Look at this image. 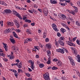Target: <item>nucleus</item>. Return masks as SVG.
Returning a JSON list of instances; mask_svg holds the SVG:
<instances>
[{
	"label": "nucleus",
	"instance_id": "864d4df0",
	"mask_svg": "<svg viewBox=\"0 0 80 80\" xmlns=\"http://www.w3.org/2000/svg\"><path fill=\"white\" fill-rule=\"evenodd\" d=\"M58 60L56 59V58H54L53 59H52V61H53V62H58Z\"/></svg>",
	"mask_w": 80,
	"mask_h": 80
},
{
	"label": "nucleus",
	"instance_id": "393cba45",
	"mask_svg": "<svg viewBox=\"0 0 80 80\" xmlns=\"http://www.w3.org/2000/svg\"><path fill=\"white\" fill-rule=\"evenodd\" d=\"M61 31L62 33H65V32L67 30L64 28H62L61 29Z\"/></svg>",
	"mask_w": 80,
	"mask_h": 80
},
{
	"label": "nucleus",
	"instance_id": "603ef678",
	"mask_svg": "<svg viewBox=\"0 0 80 80\" xmlns=\"http://www.w3.org/2000/svg\"><path fill=\"white\" fill-rule=\"evenodd\" d=\"M1 56H2L3 57H5V54L3 53H1Z\"/></svg>",
	"mask_w": 80,
	"mask_h": 80
},
{
	"label": "nucleus",
	"instance_id": "9d476101",
	"mask_svg": "<svg viewBox=\"0 0 80 80\" xmlns=\"http://www.w3.org/2000/svg\"><path fill=\"white\" fill-rule=\"evenodd\" d=\"M56 63L59 67H62V63L61 61H58Z\"/></svg>",
	"mask_w": 80,
	"mask_h": 80
},
{
	"label": "nucleus",
	"instance_id": "b1692460",
	"mask_svg": "<svg viewBox=\"0 0 80 80\" xmlns=\"http://www.w3.org/2000/svg\"><path fill=\"white\" fill-rule=\"evenodd\" d=\"M47 55L48 56V57L50 56V55H51V52H50V51H47Z\"/></svg>",
	"mask_w": 80,
	"mask_h": 80
},
{
	"label": "nucleus",
	"instance_id": "bb28decb",
	"mask_svg": "<svg viewBox=\"0 0 80 80\" xmlns=\"http://www.w3.org/2000/svg\"><path fill=\"white\" fill-rule=\"evenodd\" d=\"M26 32H27V33L28 34H32V33L31 32V31L29 29H27L26 30Z\"/></svg>",
	"mask_w": 80,
	"mask_h": 80
},
{
	"label": "nucleus",
	"instance_id": "774afa93",
	"mask_svg": "<svg viewBox=\"0 0 80 80\" xmlns=\"http://www.w3.org/2000/svg\"><path fill=\"white\" fill-rule=\"evenodd\" d=\"M28 12L29 13H33V11H32L31 10H29Z\"/></svg>",
	"mask_w": 80,
	"mask_h": 80
},
{
	"label": "nucleus",
	"instance_id": "ddd939ff",
	"mask_svg": "<svg viewBox=\"0 0 80 80\" xmlns=\"http://www.w3.org/2000/svg\"><path fill=\"white\" fill-rule=\"evenodd\" d=\"M7 25H9V26H12L14 25V23H13V22H8L7 23Z\"/></svg>",
	"mask_w": 80,
	"mask_h": 80
},
{
	"label": "nucleus",
	"instance_id": "8fccbe9b",
	"mask_svg": "<svg viewBox=\"0 0 80 80\" xmlns=\"http://www.w3.org/2000/svg\"><path fill=\"white\" fill-rule=\"evenodd\" d=\"M45 41L46 42H49V39L48 38H46L45 39Z\"/></svg>",
	"mask_w": 80,
	"mask_h": 80
},
{
	"label": "nucleus",
	"instance_id": "1a4fd4ad",
	"mask_svg": "<svg viewBox=\"0 0 80 80\" xmlns=\"http://www.w3.org/2000/svg\"><path fill=\"white\" fill-rule=\"evenodd\" d=\"M11 55H8V58H10V60H12V59H14V58H15V57H14V56H13V55H13V52H11Z\"/></svg>",
	"mask_w": 80,
	"mask_h": 80
},
{
	"label": "nucleus",
	"instance_id": "a878e982",
	"mask_svg": "<svg viewBox=\"0 0 80 80\" xmlns=\"http://www.w3.org/2000/svg\"><path fill=\"white\" fill-rule=\"evenodd\" d=\"M0 4H1V5H4V6H7V4L5 3V2L3 1H1Z\"/></svg>",
	"mask_w": 80,
	"mask_h": 80
},
{
	"label": "nucleus",
	"instance_id": "de8ad7c7",
	"mask_svg": "<svg viewBox=\"0 0 80 80\" xmlns=\"http://www.w3.org/2000/svg\"><path fill=\"white\" fill-rule=\"evenodd\" d=\"M15 30L16 32H18V33H20V30L19 29H16Z\"/></svg>",
	"mask_w": 80,
	"mask_h": 80
},
{
	"label": "nucleus",
	"instance_id": "4d7b16f0",
	"mask_svg": "<svg viewBox=\"0 0 80 80\" xmlns=\"http://www.w3.org/2000/svg\"><path fill=\"white\" fill-rule=\"evenodd\" d=\"M3 60L4 61H5V62H7L8 61V59L5 58H3Z\"/></svg>",
	"mask_w": 80,
	"mask_h": 80
},
{
	"label": "nucleus",
	"instance_id": "ea45409f",
	"mask_svg": "<svg viewBox=\"0 0 80 80\" xmlns=\"http://www.w3.org/2000/svg\"><path fill=\"white\" fill-rule=\"evenodd\" d=\"M67 3L65 2L64 3H61V5L62 6H65V5H67Z\"/></svg>",
	"mask_w": 80,
	"mask_h": 80
},
{
	"label": "nucleus",
	"instance_id": "a19ab883",
	"mask_svg": "<svg viewBox=\"0 0 80 80\" xmlns=\"http://www.w3.org/2000/svg\"><path fill=\"white\" fill-rule=\"evenodd\" d=\"M76 43H77L79 45H80V41L78 40V39H77L76 40Z\"/></svg>",
	"mask_w": 80,
	"mask_h": 80
},
{
	"label": "nucleus",
	"instance_id": "4c0bfd02",
	"mask_svg": "<svg viewBox=\"0 0 80 80\" xmlns=\"http://www.w3.org/2000/svg\"><path fill=\"white\" fill-rule=\"evenodd\" d=\"M44 67V65L43 64H39V67L40 68H43Z\"/></svg>",
	"mask_w": 80,
	"mask_h": 80
},
{
	"label": "nucleus",
	"instance_id": "473e14b6",
	"mask_svg": "<svg viewBox=\"0 0 80 80\" xmlns=\"http://www.w3.org/2000/svg\"><path fill=\"white\" fill-rule=\"evenodd\" d=\"M34 48H35V49H37V50H40V48L38 46H35L34 47Z\"/></svg>",
	"mask_w": 80,
	"mask_h": 80
},
{
	"label": "nucleus",
	"instance_id": "f03ea898",
	"mask_svg": "<svg viewBox=\"0 0 80 80\" xmlns=\"http://www.w3.org/2000/svg\"><path fill=\"white\" fill-rule=\"evenodd\" d=\"M43 77L45 79V80H50V78L49 77V74L48 72H47L45 74L43 75Z\"/></svg>",
	"mask_w": 80,
	"mask_h": 80
},
{
	"label": "nucleus",
	"instance_id": "e433bc0d",
	"mask_svg": "<svg viewBox=\"0 0 80 80\" xmlns=\"http://www.w3.org/2000/svg\"><path fill=\"white\" fill-rule=\"evenodd\" d=\"M69 60H70V62H72L73 61V60L72 59V58L70 56H69L68 57Z\"/></svg>",
	"mask_w": 80,
	"mask_h": 80
},
{
	"label": "nucleus",
	"instance_id": "58836bf2",
	"mask_svg": "<svg viewBox=\"0 0 80 80\" xmlns=\"http://www.w3.org/2000/svg\"><path fill=\"white\" fill-rule=\"evenodd\" d=\"M14 23L15 25L18 23V21L17 20L14 19L13 20Z\"/></svg>",
	"mask_w": 80,
	"mask_h": 80
},
{
	"label": "nucleus",
	"instance_id": "0eeeda50",
	"mask_svg": "<svg viewBox=\"0 0 80 80\" xmlns=\"http://www.w3.org/2000/svg\"><path fill=\"white\" fill-rule=\"evenodd\" d=\"M12 12L11 10L10 9H5L4 11V13H10Z\"/></svg>",
	"mask_w": 80,
	"mask_h": 80
},
{
	"label": "nucleus",
	"instance_id": "39448f33",
	"mask_svg": "<svg viewBox=\"0 0 80 80\" xmlns=\"http://www.w3.org/2000/svg\"><path fill=\"white\" fill-rule=\"evenodd\" d=\"M52 27L53 29L55 31V32H58V29L57 28V25L55 23H53L52 24Z\"/></svg>",
	"mask_w": 80,
	"mask_h": 80
},
{
	"label": "nucleus",
	"instance_id": "aec40b11",
	"mask_svg": "<svg viewBox=\"0 0 80 80\" xmlns=\"http://www.w3.org/2000/svg\"><path fill=\"white\" fill-rule=\"evenodd\" d=\"M10 29H7L5 31H4V33L7 34L8 33H10Z\"/></svg>",
	"mask_w": 80,
	"mask_h": 80
},
{
	"label": "nucleus",
	"instance_id": "5fc2aeb1",
	"mask_svg": "<svg viewBox=\"0 0 80 80\" xmlns=\"http://www.w3.org/2000/svg\"><path fill=\"white\" fill-rule=\"evenodd\" d=\"M77 38V37H75L74 38H73L72 39V40H73V41L74 42V41H75L76 40Z\"/></svg>",
	"mask_w": 80,
	"mask_h": 80
},
{
	"label": "nucleus",
	"instance_id": "49530a36",
	"mask_svg": "<svg viewBox=\"0 0 80 80\" xmlns=\"http://www.w3.org/2000/svg\"><path fill=\"white\" fill-rule=\"evenodd\" d=\"M60 38L62 40H65V38H64L63 36L60 37Z\"/></svg>",
	"mask_w": 80,
	"mask_h": 80
},
{
	"label": "nucleus",
	"instance_id": "9b49d317",
	"mask_svg": "<svg viewBox=\"0 0 80 80\" xmlns=\"http://www.w3.org/2000/svg\"><path fill=\"white\" fill-rule=\"evenodd\" d=\"M76 59L78 62H80V55H78L76 57Z\"/></svg>",
	"mask_w": 80,
	"mask_h": 80
},
{
	"label": "nucleus",
	"instance_id": "f8f14e48",
	"mask_svg": "<svg viewBox=\"0 0 80 80\" xmlns=\"http://www.w3.org/2000/svg\"><path fill=\"white\" fill-rule=\"evenodd\" d=\"M59 43L62 45V46H65V43L62 40H59Z\"/></svg>",
	"mask_w": 80,
	"mask_h": 80
},
{
	"label": "nucleus",
	"instance_id": "4be33fe9",
	"mask_svg": "<svg viewBox=\"0 0 80 80\" xmlns=\"http://www.w3.org/2000/svg\"><path fill=\"white\" fill-rule=\"evenodd\" d=\"M59 41L58 42H57V40L56 39L55 40L54 44H55L56 47H58V44H59Z\"/></svg>",
	"mask_w": 80,
	"mask_h": 80
},
{
	"label": "nucleus",
	"instance_id": "7c9ffc66",
	"mask_svg": "<svg viewBox=\"0 0 80 80\" xmlns=\"http://www.w3.org/2000/svg\"><path fill=\"white\" fill-rule=\"evenodd\" d=\"M45 16H47L48 15V12L47 11H43Z\"/></svg>",
	"mask_w": 80,
	"mask_h": 80
},
{
	"label": "nucleus",
	"instance_id": "0e129e2a",
	"mask_svg": "<svg viewBox=\"0 0 80 80\" xmlns=\"http://www.w3.org/2000/svg\"><path fill=\"white\" fill-rule=\"evenodd\" d=\"M12 72H14V73H17V71L16 70H14V69H12Z\"/></svg>",
	"mask_w": 80,
	"mask_h": 80
},
{
	"label": "nucleus",
	"instance_id": "e2e57ef3",
	"mask_svg": "<svg viewBox=\"0 0 80 80\" xmlns=\"http://www.w3.org/2000/svg\"><path fill=\"white\" fill-rule=\"evenodd\" d=\"M77 4H78V6H79V7H80V1L78 2Z\"/></svg>",
	"mask_w": 80,
	"mask_h": 80
},
{
	"label": "nucleus",
	"instance_id": "6e6d98bb",
	"mask_svg": "<svg viewBox=\"0 0 80 80\" xmlns=\"http://www.w3.org/2000/svg\"><path fill=\"white\" fill-rule=\"evenodd\" d=\"M12 12H13V13L14 14H15V15H16L17 13L18 12H17L15 11V10H13Z\"/></svg>",
	"mask_w": 80,
	"mask_h": 80
},
{
	"label": "nucleus",
	"instance_id": "c85d7f7f",
	"mask_svg": "<svg viewBox=\"0 0 80 80\" xmlns=\"http://www.w3.org/2000/svg\"><path fill=\"white\" fill-rule=\"evenodd\" d=\"M13 35H14V36L15 37V38H18V36L17 35V34H16V33L15 32H13Z\"/></svg>",
	"mask_w": 80,
	"mask_h": 80
},
{
	"label": "nucleus",
	"instance_id": "c756f323",
	"mask_svg": "<svg viewBox=\"0 0 80 80\" xmlns=\"http://www.w3.org/2000/svg\"><path fill=\"white\" fill-rule=\"evenodd\" d=\"M76 25L78 27H80V22L79 21H76Z\"/></svg>",
	"mask_w": 80,
	"mask_h": 80
},
{
	"label": "nucleus",
	"instance_id": "37998d69",
	"mask_svg": "<svg viewBox=\"0 0 80 80\" xmlns=\"http://www.w3.org/2000/svg\"><path fill=\"white\" fill-rule=\"evenodd\" d=\"M18 73H20L21 72H22V70L21 69H18Z\"/></svg>",
	"mask_w": 80,
	"mask_h": 80
},
{
	"label": "nucleus",
	"instance_id": "a211bd4d",
	"mask_svg": "<svg viewBox=\"0 0 80 80\" xmlns=\"http://www.w3.org/2000/svg\"><path fill=\"white\" fill-rule=\"evenodd\" d=\"M68 11L69 12V13H71L72 14V15H75L76 13V11H69L68 10Z\"/></svg>",
	"mask_w": 80,
	"mask_h": 80
},
{
	"label": "nucleus",
	"instance_id": "bf43d9fd",
	"mask_svg": "<svg viewBox=\"0 0 80 80\" xmlns=\"http://www.w3.org/2000/svg\"><path fill=\"white\" fill-rule=\"evenodd\" d=\"M32 52H37V49H35V48L32 49Z\"/></svg>",
	"mask_w": 80,
	"mask_h": 80
},
{
	"label": "nucleus",
	"instance_id": "412c9836",
	"mask_svg": "<svg viewBox=\"0 0 80 80\" xmlns=\"http://www.w3.org/2000/svg\"><path fill=\"white\" fill-rule=\"evenodd\" d=\"M12 49L14 52H16L17 50V47L15 46H12Z\"/></svg>",
	"mask_w": 80,
	"mask_h": 80
},
{
	"label": "nucleus",
	"instance_id": "4468645a",
	"mask_svg": "<svg viewBox=\"0 0 80 80\" xmlns=\"http://www.w3.org/2000/svg\"><path fill=\"white\" fill-rule=\"evenodd\" d=\"M72 53L74 55H77V53H78V51H77V50L76 49H74V50L72 51Z\"/></svg>",
	"mask_w": 80,
	"mask_h": 80
},
{
	"label": "nucleus",
	"instance_id": "c9c22d12",
	"mask_svg": "<svg viewBox=\"0 0 80 80\" xmlns=\"http://www.w3.org/2000/svg\"><path fill=\"white\" fill-rule=\"evenodd\" d=\"M52 70H57V69H58V68H57V67L54 66L52 68Z\"/></svg>",
	"mask_w": 80,
	"mask_h": 80
},
{
	"label": "nucleus",
	"instance_id": "09e8293b",
	"mask_svg": "<svg viewBox=\"0 0 80 80\" xmlns=\"http://www.w3.org/2000/svg\"><path fill=\"white\" fill-rule=\"evenodd\" d=\"M18 63H16L12 64V66H16V65H17V66H18Z\"/></svg>",
	"mask_w": 80,
	"mask_h": 80
},
{
	"label": "nucleus",
	"instance_id": "20e7f679",
	"mask_svg": "<svg viewBox=\"0 0 80 80\" xmlns=\"http://www.w3.org/2000/svg\"><path fill=\"white\" fill-rule=\"evenodd\" d=\"M56 52L61 53H62V54H64V53H65V50L63 49L59 48L56 49Z\"/></svg>",
	"mask_w": 80,
	"mask_h": 80
},
{
	"label": "nucleus",
	"instance_id": "c03bdc74",
	"mask_svg": "<svg viewBox=\"0 0 80 80\" xmlns=\"http://www.w3.org/2000/svg\"><path fill=\"white\" fill-rule=\"evenodd\" d=\"M70 63L72 65H73V66H75V63H74V62H73V61H71Z\"/></svg>",
	"mask_w": 80,
	"mask_h": 80
},
{
	"label": "nucleus",
	"instance_id": "79ce46f5",
	"mask_svg": "<svg viewBox=\"0 0 80 80\" xmlns=\"http://www.w3.org/2000/svg\"><path fill=\"white\" fill-rule=\"evenodd\" d=\"M3 21H0V24H1L2 27H3Z\"/></svg>",
	"mask_w": 80,
	"mask_h": 80
},
{
	"label": "nucleus",
	"instance_id": "a18cd8bd",
	"mask_svg": "<svg viewBox=\"0 0 80 80\" xmlns=\"http://www.w3.org/2000/svg\"><path fill=\"white\" fill-rule=\"evenodd\" d=\"M31 68L32 69V70H34V68H35V66H34V65H31Z\"/></svg>",
	"mask_w": 80,
	"mask_h": 80
},
{
	"label": "nucleus",
	"instance_id": "dca6fc26",
	"mask_svg": "<svg viewBox=\"0 0 80 80\" xmlns=\"http://www.w3.org/2000/svg\"><path fill=\"white\" fill-rule=\"evenodd\" d=\"M9 40H10V41L13 44H15V39H14L10 38L9 39Z\"/></svg>",
	"mask_w": 80,
	"mask_h": 80
},
{
	"label": "nucleus",
	"instance_id": "2eb2a0df",
	"mask_svg": "<svg viewBox=\"0 0 80 80\" xmlns=\"http://www.w3.org/2000/svg\"><path fill=\"white\" fill-rule=\"evenodd\" d=\"M50 3L52 4H56L57 3V2L55 0H50Z\"/></svg>",
	"mask_w": 80,
	"mask_h": 80
},
{
	"label": "nucleus",
	"instance_id": "f3484780",
	"mask_svg": "<svg viewBox=\"0 0 80 80\" xmlns=\"http://www.w3.org/2000/svg\"><path fill=\"white\" fill-rule=\"evenodd\" d=\"M47 32H43V34H42L43 38H46V37H47Z\"/></svg>",
	"mask_w": 80,
	"mask_h": 80
},
{
	"label": "nucleus",
	"instance_id": "13d9d810",
	"mask_svg": "<svg viewBox=\"0 0 80 80\" xmlns=\"http://www.w3.org/2000/svg\"><path fill=\"white\" fill-rule=\"evenodd\" d=\"M15 62L18 63H20V60L18 59H17L16 60Z\"/></svg>",
	"mask_w": 80,
	"mask_h": 80
},
{
	"label": "nucleus",
	"instance_id": "7ed1b4c3",
	"mask_svg": "<svg viewBox=\"0 0 80 80\" xmlns=\"http://www.w3.org/2000/svg\"><path fill=\"white\" fill-rule=\"evenodd\" d=\"M58 16L59 18H61V19H62V20H65L67 17L65 15L63 14H62L61 13L58 14Z\"/></svg>",
	"mask_w": 80,
	"mask_h": 80
},
{
	"label": "nucleus",
	"instance_id": "423d86ee",
	"mask_svg": "<svg viewBox=\"0 0 80 80\" xmlns=\"http://www.w3.org/2000/svg\"><path fill=\"white\" fill-rule=\"evenodd\" d=\"M46 48H47L48 49H49L52 48V45L50 43L46 44L45 45Z\"/></svg>",
	"mask_w": 80,
	"mask_h": 80
},
{
	"label": "nucleus",
	"instance_id": "3c124183",
	"mask_svg": "<svg viewBox=\"0 0 80 80\" xmlns=\"http://www.w3.org/2000/svg\"><path fill=\"white\" fill-rule=\"evenodd\" d=\"M47 64H50L51 63V61L48 60V61L46 62Z\"/></svg>",
	"mask_w": 80,
	"mask_h": 80
},
{
	"label": "nucleus",
	"instance_id": "cd10ccee",
	"mask_svg": "<svg viewBox=\"0 0 80 80\" xmlns=\"http://www.w3.org/2000/svg\"><path fill=\"white\" fill-rule=\"evenodd\" d=\"M18 68H22V63L20 62L18 65Z\"/></svg>",
	"mask_w": 80,
	"mask_h": 80
},
{
	"label": "nucleus",
	"instance_id": "5701e85b",
	"mask_svg": "<svg viewBox=\"0 0 80 80\" xmlns=\"http://www.w3.org/2000/svg\"><path fill=\"white\" fill-rule=\"evenodd\" d=\"M7 44H5L4 45V48H5V50L6 51V52H8V49H7Z\"/></svg>",
	"mask_w": 80,
	"mask_h": 80
},
{
	"label": "nucleus",
	"instance_id": "69168bd1",
	"mask_svg": "<svg viewBox=\"0 0 80 80\" xmlns=\"http://www.w3.org/2000/svg\"><path fill=\"white\" fill-rule=\"evenodd\" d=\"M33 7L35 8H37L38 7L37 5L35 4L33 6Z\"/></svg>",
	"mask_w": 80,
	"mask_h": 80
},
{
	"label": "nucleus",
	"instance_id": "680f3d73",
	"mask_svg": "<svg viewBox=\"0 0 80 80\" xmlns=\"http://www.w3.org/2000/svg\"><path fill=\"white\" fill-rule=\"evenodd\" d=\"M38 32L39 33H41V32H42V30H38Z\"/></svg>",
	"mask_w": 80,
	"mask_h": 80
},
{
	"label": "nucleus",
	"instance_id": "052dcab7",
	"mask_svg": "<svg viewBox=\"0 0 80 80\" xmlns=\"http://www.w3.org/2000/svg\"><path fill=\"white\" fill-rule=\"evenodd\" d=\"M57 35L58 37H60L61 36V34H60V32H58Z\"/></svg>",
	"mask_w": 80,
	"mask_h": 80
},
{
	"label": "nucleus",
	"instance_id": "72a5a7b5",
	"mask_svg": "<svg viewBox=\"0 0 80 80\" xmlns=\"http://www.w3.org/2000/svg\"><path fill=\"white\" fill-rule=\"evenodd\" d=\"M15 25H16V26H17V27L18 28H19L20 27V24L18 23L16 24Z\"/></svg>",
	"mask_w": 80,
	"mask_h": 80
},
{
	"label": "nucleus",
	"instance_id": "2f4dec72",
	"mask_svg": "<svg viewBox=\"0 0 80 80\" xmlns=\"http://www.w3.org/2000/svg\"><path fill=\"white\" fill-rule=\"evenodd\" d=\"M25 22H28V23H30L32 21L29 19H26L25 20Z\"/></svg>",
	"mask_w": 80,
	"mask_h": 80
},
{
	"label": "nucleus",
	"instance_id": "6e6552de",
	"mask_svg": "<svg viewBox=\"0 0 80 80\" xmlns=\"http://www.w3.org/2000/svg\"><path fill=\"white\" fill-rule=\"evenodd\" d=\"M61 24L62 26H63V27H65V28H67V29H68V30H70V28H68V27L67 26V25H66L65 24L63 23H61Z\"/></svg>",
	"mask_w": 80,
	"mask_h": 80
},
{
	"label": "nucleus",
	"instance_id": "f257e3e1",
	"mask_svg": "<svg viewBox=\"0 0 80 80\" xmlns=\"http://www.w3.org/2000/svg\"><path fill=\"white\" fill-rule=\"evenodd\" d=\"M69 40L70 41H68L67 42V43L68 45L71 46V47H72V46H73V47H75V44L73 43V42H73V39H71L70 38H69Z\"/></svg>",
	"mask_w": 80,
	"mask_h": 80
},
{
	"label": "nucleus",
	"instance_id": "f704fd0d",
	"mask_svg": "<svg viewBox=\"0 0 80 80\" xmlns=\"http://www.w3.org/2000/svg\"><path fill=\"white\" fill-rule=\"evenodd\" d=\"M27 40L28 42H31V41H32V39L31 38H28L27 39Z\"/></svg>",
	"mask_w": 80,
	"mask_h": 80
},
{
	"label": "nucleus",
	"instance_id": "338daca9",
	"mask_svg": "<svg viewBox=\"0 0 80 80\" xmlns=\"http://www.w3.org/2000/svg\"><path fill=\"white\" fill-rule=\"evenodd\" d=\"M64 50H65V52H66V53H68V50H67V49L65 48L64 49Z\"/></svg>",
	"mask_w": 80,
	"mask_h": 80
},
{
	"label": "nucleus",
	"instance_id": "6ab92c4d",
	"mask_svg": "<svg viewBox=\"0 0 80 80\" xmlns=\"http://www.w3.org/2000/svg\"><path fill=\"white\" fill-rule=\"evenodd\" d=\"M16 15L17 17L19 18H20V19H22V17L20 16V14L18 13V12L17 13Z\"/></svg>",
	"mask_w": 80,
	"mask_h": 80
}]
</instances>
